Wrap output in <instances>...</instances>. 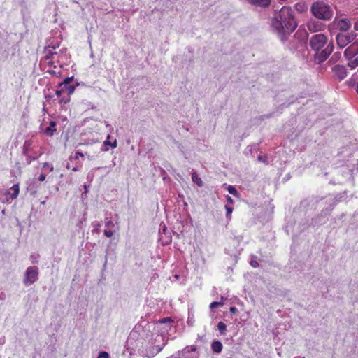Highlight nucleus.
<instances>
[{"instance_id": "1", "label": "nucleus", "mask_w": 358, "mask_h": 358, "mask_svg": "<svg viewBox=\"0 0 358 358\" xmlns=\"http://www.w3.org/2000/svg\"><path fill=\"white\" fill-rule=\"evenodd\" d=\"M297 26L294 11L291 7L282 6L279 11L274 12L271 19V27L282 41L287 40Z\"/></svg>"}, {"instance_id": "2", "label": "nucleus", "mask_w": 358, "mask_h": 358, "mask_svg": "<svg viewBox=\"0 0 358 358\" xmlns=\"http://www.w3.org/2000/svg\"><path fill=\"white\" fill-rule=\"evenodd\" d=\"M310 45L315 51V59L319 64L328 58L334 48L333 41L327 43V38L323 34L313 35L310 39Z\"/></svg>"}, {"instance_id": "3", "label": "nucleus", "mask_w": 358, "mask_h": 358, "mask_svg": "<svg viewBox=\"0 0 358 358\" xmlns=\"http://www.w3.org/2000/svg\"><path fill=\"white\" fill-rule=\"evenodd\" d=\"M310 12L315 18L324 21L330 20L334 15L331 6L324 1H320L312 3Z\"/></svg>"}, {"instance_id": "4", "label": "nucleus", "mask_w": 358, "mask_h": 358, "mask_svg": "<svg viewBox=\"0 0 358 358\" xmlns=\"http://www.w3.org/2000/svg\"><path fill=\"white\" fill-rule=\"evenodd\" d=\"M344 152L345 166L350 172L358 171V149L345 148Z\"/></svg>"}, {"instance_id": "5", "label": "nucleus", "mask_w": 358, "mask_h": 358, "mask_svg": "<svg viewBox=\"0 0 358 358\" xmlns=\"http://www.w3.org/2000/svg\"><path fill=\"white\" fill-rule=\"evenodd\" d=\"M344 194H345V192L342 193L341 194L337 195L336 196H335L334 198L332 196H328L326 198V201L329 203V206H328V207L324 208L322 210L320 215L317 218V219H318V221H316V223L322 224L324 222L322 218L327 217V215H329L330 214V213L334 209V206L338 202H340L343 200V198L344 196Z\"/></svg>"}, {"instance_id": "6", "label": "nucleus", "mask_w": 358, "mask_h": 358, "mask_svg": "<svg viewBox=\"0 0 358 358\" xmlns=\"http://www.w3.org/2000/svg\"><path fill=\"white\" fill-rule=\"evenodd\" d=\"M75 89V85H66L62 82L60 83L56 90V94L59 98V101L64 103H68L69 101V96L74 92Z\"/></svg>"}, {"instance_id": "7", "label": "nucleus", "mask_w": 358, "mask_h": 358, "mask_svg": "<svg viewBox=\"0 0 358 358\" xmlns=\"http://www.w3.org/2000/svg\"><path fill=\"white\" fill-rule=\"evenodd\" d=\"M38 268L36 266H29L24 273L23 282L26 286L31 285L38 279Z\"/></svg>"}, {"instance_id": "8", "label": "nucleus", "mask_w": 358, "mask_h": 358, "mask_svg": "<svg viewBox=\"0 0 358 358\" xmlns=\"http://www.w3.org/2000/svg\"><path fill=\"white\" fill-rule=\"evenodd\" d=\"M356 37L354 33H338L336 36V44L339 48H345L348 44L352 42Z\"/></svg>"}, {"instance_id": "9", "label": "nucleus", "mask_w": 358, "mask_h": 358, "mask_svg": "<svg viewBox=\"0 0 358 358\" xmlns=\"http://www.w3.org/2000/svg\"><path fill=\"white\" fill-rule=\"evenodd\" d=\"M173 321L171 317H165L159 320L155 323V329L161 334V336L167 333L169 330L173 327Z\"/></svg>"}, {"instance_id": "10", "label": "nucleus", "mask_w": 358, "mask_h": 358, "mask_svg": "<svg viewBox=\"0 0 358 358\" xmlns=\"http://www.w3.org/2000/svg\"><path fill=\"white\" fill-rule=\"evenodd\" d=\"M358 54V41L353 42L344 51V57L347 59L354 58Z\"/></svg>"}, {"instance_id": "11", "label": "nucleus", "mask_w": 358, "mask_h": 358, "mask_svg": "<svg viewBox=\"0 0 358 358\" xmlns=\"http://www.w3.org/2000/svg\"><path fill=\"white\" fill-rule=\"evenodd\" d=\"M334 76L339 80H342L347 76V69L343 65L337 64L332 68Z\"/></svg>"}, {"instance_id": "12", "label": "nucleus", "mask_w": 358, "mask_h": 358, "mask_svg": "<svg viewBox=\"0 0 358 358\" xmlns=\"http://www.w3.org/2000/svg\"><path fill=\"white\" fill-rule=\"evenodd\" d=\"M351 27V22L347 18H342L337 22V28L342 32L348 31Z\"/></svg>"}, {"instance_id": "13", "label": "nucleus", "mask_w": 358, "mask_h": 358, "mask_svg": "<svg viewBox=\"0 0 358 358\" xmlns=\"http://www.w3.org/2000/svg\"><path fill=\"white\" fill-rule=\"evenodd\" d=\"M20 192V188L18 184L13 185L9 190L4 191L2 194H3L5 196L10 195V199L11 200L15 199L19 194Z\"/></svg>"}, {"instance_id": "14", "label": "nucleus", "mask_w": 358, "mask_h": 358, "mask_svg": "<svg viewBox=\"0 0 358 358\" xmlns=\"http://www.w3.org/2000/svg\"><path fill=\"white\" fill-rule=\"evenodd\" d=\"M308 29L311 32H316L323 29L324 24L320 22L312 20L307 24Z\"/></svg>"}, {"instance_id": "15", "label": "nucleus", "mask_w": 358, "mask_h": 358, "mask_svg": "<svg viewBox=\"0 0 358 358\" xmlns=\"http://www.w3.org/2000/svg\"><path fill=\"white\" fill-rule=\"evenodd\" d=\"M248 3L255 7L267 8L271 4V0H246Z\"/></svg>"}, {"instance_id": "16", "label": "nucleus", "mask_w": 358, "mask_h": 358, "mask_svg": "<svg viewBox=\"0 0 358 358\" xmlns=\"http://www.w3.org/2000/svg\"><path fill=\"white\" fill-rule=\"evenodd\" d=\"M165 343L162 345H155L146 350L145 356L148 357H153L158 354L164 348Z\"/></svg>"}, {"instance_id": "17", "label": "nucleus", "mask_w": 358, "mask_h": 358, "mask_svg": "<svg viewBox=\"0 0 358 358\" xmlns=\"http://www.w3.org/2000/svg\"><path fill=\"white\" fill-rule=\"evenodd\" d=\"M110 135H108L107 139L103 142V148L101 150L103 151H108L109 148L108 146H110L111 148H114L117 146V141L115 139L113 142H111L110 139Z\"/></svg>"}, {"instance_id": "18", "label": "nucleus", "mask_w": 358, "mask_h": 358, "mask_svg": "<svg viewBox=\"0 0 358 358\" xmlns=\"http://www.w3.org/2000/svg\"><path fill=\"white\" fill-rule=\"evenodd\" d=\"M211 348L215 353H220L222 350V343L219 341H213L211 343Z\"/></svg>"}, {"instance_id": "19", "label": "nucleus", "mask_w": 358, "mask_h": 358, "mask_svg": "<svg viewBox=\"0 0 358 358\" xmlns=\"http://www.w3.org/2000/svg\"><path fill=\"white\" fill-rule=\"evenodd\" d=\"M56 122L55 121H51L50 122V125L45 128V132L49 136H52L56 132Z\"/></svg>"}, {"instance_id": "20", "label": "nucleus", "mask_w": 358, "mask_h": 358, "mask_svg": "<svg viewBox=\"0 0 358 358\" xmlns=\"http://www.w3.org/2000/svg\"><path fill=\"white\" fill-rule=\"evenodd\" d=\"M55 46L48 45L46 48V50H45L46 55L45 57L46 59H49L50 58H52L55 55H57L58 53L55 51Z\"/></svg>"}, {"instance_id": "21", "label": "nucleus", "mask_w": 358, "mask_h": 358, "mask_svg": "<svg viewBox=\"0 0 358 358\" xmlns=\"http://www.w3.org/2000/svg\"><path fill=\"white\" fill-rule=\"evenodd\" d=\"M192 181L197 185L198 187H202L203 183L201 178H199L196 172L192 174Z\"/></svg>"}, {"instance_id": "22", "label": "nucleus", "mask_w": 358, "mask_h": 358, "mask_svg": "<svg viewBox=\"0 0 358 358\" xmlns=\"http://www.w3.org/2000/svg\"><path fill=\"white\" fill-rule=\"evenodd\" d=\"M349 62H348V66L350 69H355L356 67L358 66V57H355V59H348Z\"/></svg>"}, {"instance_id": "23", "label": "nucleus", "mask_w": 358, "mask_h": 358, "mask_svg": "<svg viewBox=\"0 0 358 358\" xmlns=\"http://www.w3.org/2000/svg\"><path fill=\"white\" fill-rule=\"evenodd\" d=\"M31 143L30 141H25L23 145V151L22 153L24 156H28L29 150L31 148Z\"/></svg>"}, {"instance_id": "24", "label": "nucleus", "mask_w": 358, "mask_h": 358, "mask_svg": "<svg viewBox=\"0 0 358 358\" xmlns=\"http://www.w3.org/2000/svg\"><path fill=\"white\" fill-rule=\"evenodd\" d=\"M358 78V76L357 74V73H355L352 77L347 80V84L349 85V86H354L355 84H356V80Z\"/></svg>"}, {"instance_id": "25", "label": "nucleus", "mask_w": 358, "mask_h": 358, "mask_svg": "<svg viewBox=\"0 0 358 358\" xmlns=\"http://www.w3.org/2000/svg\"><path fill=\"white\" fill-rule=\"evenodd\" d=\"M217 329L220 334L223 335L227 329V326L223 322H219L217 324Z\"/></svg>"}, {"instance_id": "26", "label": "nucleus", "mask_w": 358, "mask_h": 358, "mask_svg": "<svg viewBox=\"0 0 358 358\" xmlns=\"http://www.w3.org/2000/svg\"><path fill=\"white\" fill-rule=\"evenodd\" d=\"M92 226L94 227V229L92 231V233H99V227H101V224L98 221H94L92 222Z\"/></svg>"}, {"instance_id": "27", "label": "nucleus", "mask_w": 358, "mask_h": 358, "mask_svg": "<svg viewBox=\"0 0 358 358\" xmlns=\"http://www.w3.org/2000/svg\"><path fill=\"white\" fill-rule=\"evenodd\" d=\"M227 189L229 192V193H230L231 194H232L234 196H238V191L234 186L229 185L227 187Z\"/></svg>"}, {"instance_id": "28", "label": "nucleus", "mask_w": 358, "mask_h": 358, "mask_svg": "<svg viewBox=\"0 0 358 358\" xmlns=\"http://www.w3.org/2000/svg\"><path fill=\"white\" fill-rule=\"evenodd\" d=\"M39 257H40L39 254L34 252L30 255V259L31 260V262L33 264H36L38 262Z\"/></svg>"}, {"instance_id": "29", "label": "nucleus", "mask_w": 358, "mask_h": 358, "mask_svg": "<svg viewBox=\"0 0 358 358\" xmlns=\"http://www.w3.org/2000/svg\"><path fill=\"white\" fill-rule=\"evenodd\" d=\"M225 209H226V217L229 220L231 219V213L233 211V208L232 207H230L227 205L225 206Z\"/></svg>"}, {"instance_id": "30", "label": "nucleus", "mask_w": 358, "mask_h": 358, "mask_svg": "<svg viewBox=\"0 0 358 358\" xmlns=\"http://www.w3.org/2000/svg\"><path fill=\"white\" fill-rule=\"evenodd\" d=\"M341 53L340 52H336L331 56V60L333 62H336L341 58Z\"/></svg>"}, {"instance_id": "31", "label": "nucleus", "mask_w": 358, "mask_h": 358, "mask_svg": "<svg viewBox=\"0 0 358 358\" xmlns=\"http://www.w3.org/2000/svg\"><path fill=\"white\" fill-rule=\"evenodd\" d=\"M222 305H223V303L222 301H214L210 303V308L211 309H214V308H215L220 306H222Z\"/></svg>"}, {"instance_id": "32", "label": "nucleus", "mask_w": 358, "mask_h": 358, "mask_svg": "<svg viewBox=\"0 0 358 358\" xmlns=\"http://www.w3.org/2000/svg\"><path fill=\"white\" fill-rule=\"evenodd\" d=\"M73 80V76L67 77L66 78L64 81L62 82L63 84H65L66 85H71V83Z\"/></svg>"}, {"instance_id": "33", "label": "nucleus", "mask_w": 358, "mask_h": 358, "mask_svg": "<svg viewBox=\"0 0 358 358\" xmlns=\"http://www.w3.org/2000/svg\"><path fill=\"white\" fill-rule=\"evenodd\" d=\"M105 226L107 227V228H112L114 227V223L113 221H111L110 220H106L105 221Z\"/></svg>"}, {"instance_id": "34", "label": "nucleus", "mask_w": 358, "mask_h": 358, "mask_svg": "<svg viewBox=\"0 0 358 358\" xmlns=\"http://www.w3.org/2000/svg\"><path fill=\"white\" fill-rule=\"evenodd\" d=\"M103 234L107 237H112L114 234V231L112 230H104Z\"/></svg>"}, {"instance_id": "35", "label": "nucleus", "mask_w": 358, "mask_h": 358, "mask_svg": "<svg viewBox=\"0 0 358 358\" xmlns=\"http://www.w3.org/2000/svg\"><path fill=\"white\" fill-rule=\"evenodd\" d=\"M98 358H109V355L106 352H100Z\"/></svg>"}, {"instance_id": "36", "label": "nucleus", "mask_w": 358, "mask_h": 358, "mask_svg": "<svg viewBox=\"0 0 358 358\" xmlns=\"http://www.w3.org/2000/svg\"><path fill=\"white\" fill-rule=\"evenodd\" d=\"M250 265L253 267V268H257L259 266V264L257 261L255 260H252L250 261Z\"/></svg>"}, {"instance_id": "37", "label": "nucleus", "mask_w": 358, "mask_h": 358, "mask_svg": "<svg viewBox=\"0 0 358 358\" xmlns=\"http://www.w3.org/2000/svg\"><path fill=\"white\" fill-rule=\"evenodd\" d=\"M27 157V163L30 164L32 161L35 160V157H30L29 155Z\"/></svg>"}, {"instance_id": "38", "label": "nucleus", "mask_w": 358, "mask_h": 358, "mask_svg": "<svg viewBox=\"0 0 358 358\" xmlns=\"http://www.w3.org/2000/svg\"><path fill=\"white\" fill-rule=\"evenodd\" d=\"M46 176L45 173H41L38 177L39 181H44L45 180Z\"/></svg>"}, {"instance_id": "39", "label": "nucleus", "mask_w": 358, "mask_h": 358, "mask_svg": "<svg viewBox=\"0 0 358 358\" xmlns=\"http://www.w3.org/2000/svg\"><path fill=\"white\" fill-rule=\"evenodd\" d=\"M0 200H1L3 203H10L11 199H10V197H9V198H8V197L6 196V198H5V199L0 198Z\"/></svg>"}, {"instance_id": "40", "label": "nucleus", "mask_w": 358, "mask_h": 358, "mask_svg": "<svg viewBox=\"0 0 358 358\" xmlns=\"http://www.w3.org/2000/svg\"><path fill=\"white\" fill-rule=\"evenodd\" d=\"M229 311L231 314H235L238 311V310L236 307L232 306L230 308Z\"/></svg>"}, {"instance_id": "41", "label": "nucleus", "mask_w": 358, "mask_h": 358, "mask_svg": "<svg viewBox=\"0 0 358 358\" xmlns=\"http://www.w3.org/2000/svg\"><path fill=\"white\" fill-rule=\"evenodd\" d=\"M258 160L260 161V162H262L264 163H268L267 161H266V159L265 157H264L263 156H259L258 157Z\"/></svg>"}, {"instance_id": "42", "label": "nucleus", "mask_w": 358, "mask_h": 358, "mask_svg": "<svg viewBox=\"0 0 358 358\" xmlns=\"http://www.w3.org/2000/svg\"><path fill=\"white\" fill-rule=\"evenodd\" d=\"M108 250L107 249L106 251V257H105V262H104V264H103V267L105 268L106 264H107V257H108Z\"/></svg>"}, {"instance_id": "43", "label": "nucleus", "mask_w": 358, "mask_h": 358, "mask_svg": "<svg viewBox=\"0 0 358 358\" xmlns=\"http://www.w3.org/2000/svg\"><path fill=\"white\" fill-rule=\"evenodd\" d=\"M6 299V294L4 292H0V300L3 301Z\"/></svg>"}, {"instance_id": "44", "label": "nucleus", "mask_w": 358, "mask_h": 358, "mask_svg": "<svg viewBox=\"0 0 358 358\" xmlns=\"http://www.w3.org/2000/svg\"><path fill=\"white\" fill-rule=\"evenodd\" d=\"M226 198H227V201L228 203H233V199H232V198L231 196L227 195Z\"/></svg>"}, {"instance_id": "45", "label": "nucleus", "mask_w": 358, "mask_h": 358, "mask_svg": "<svg viewBox=\"0 0 358 358\" xmlns=\"http://www.w3.org/2000/svg\"><path fill=\"white\" fill-rule=\"evenodd\" d=\"M354 29L356 31H358V19L357 20V21L354 24Z\"/></svg>"}, {"instance_id": "46", "label": "nucleus", "mask_w": 358, "mask_h": 358, "mask_svg": "<svg viewBox=\"0 0 358 358\" xmlns=\"http://www.w3.org/2000/svg\"><path fill=\"white\" fill-rule=\"evenodd\" d=\"M193 323H194V321H193L192 319H190V318L189 317V319H188V320H187V324H188V325H189V326H192V325H193Z\"/></svg>"}, {"instance_id": "47", "label": "nucleus", "mask_w": 358, "mask_h": 358, "mask_svg": "<svg viewBox=\"0 0 358 358\" xmlns=\"http://www.w3.org/2000/svg\"><path fill=\"white\" fill-rule=\"evenodd\" d=\"M76 155H78V156H80V157H82L84 156V155H83V154L82 152H80V151H77V152H76Z\"/></svg>"}, {"instance_id": "48", "label": "nucleus", "mask_w": 358, "mask_h": 358, "mask_svg": "<svg viewBox=\"0 0 358 358\" xmlns=\"http://www.w3.org/2000/svg\"><path fill=\"white\" fill-rule=\"evenodd\" d=\"M72 171H78V166L73 167V168L72 169Z\"/></svg>"}, {"instance_id": "49", "label": "nucleus", "mask_w": 358, "mask_h": 358, "mask_svg": "<svg viewBox=\"0 0 358 358\" xmlns=\"http://www.w3.org/2000/svg\"><path fill=\"white\" fill-rule=\"evenodd\" d=\"M49 166V164L45 162L43 165V167H48Z\"/></svg>"}, {"instance_id": "50", "label": "nucleus", "mask_w": 358, "mask_h": 358, "mask_svg": "<svg viewBox=\"0 0 358 358\" xmlns=\"http://www.w3.org/2000/svg\"><path fill=\"white\" fill-rule=\"evenodd\" d=\"M106 126L107 127H109L110 129H111V127H110V125L108 123H106Z\"/></svg>"}, {"instance_id": "51", "label": "nucleus", "mask_w": 358, "mask_h": 358, "mask_svg": "<svg viewBox=\"0 0 358 358\" xmlns=\"http://www.w3.org/2000/svg\"><path fill=\"white\" fill-rule=\"evenodd\" d=\"M75 159H78V155H75Z\"/></svg>"}, {"instance_id": "52", "label": "nucleus", "mask_w": 358, "mask_h": 358, "mask_svg": "<svg viewBox=\"0 0 358 358\" xmlns=\"http://www.w3.org/2000/svg\"><path fill=\"white\" fill-rule=\"evenodd\" d=\"M2 213H3V214H5V210H2Z\"/></svg>"}, {"instance_id": "53", "label": "nucleus", "mask_w": 358, "mask_h": 358, "mask_svg": "<svg viewBox=\"0 0 358 358\" xmlns=\"http://www.w3.org/2000/svg\"><path fill=\"white\" fill-rule=\"evenodd\" d=\"M52 170H53V167H52V166H51V167H50V171H52Z\"/></svg>"}, {"instance_id": "54", "label": "nucleus", "mask_w": 358, "mask_h": 358, "mask_svg": "<svg viewBox=\"0 0 358 358\" xmlns=\"http://www.w3.org/2000/svg\"><path fill=\"white\" fill-rule=\"evenodd\" d=\"M302 358H305V357H302Z\"/></svg>"}]
</instances>
